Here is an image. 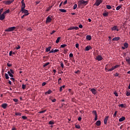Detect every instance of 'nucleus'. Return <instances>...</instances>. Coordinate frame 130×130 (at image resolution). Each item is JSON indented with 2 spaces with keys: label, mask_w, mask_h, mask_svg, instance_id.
<instances>
[{
  "label": "nucleus",
  "mask_w": 130,
  "mask_h": 130,
  "mask_svg": "<svg viewBox=\"0 0 130 130\" xmlns=\"http://www.w3.org/2000/svg\"><path fill=\"white\" fill-rule=\"evenodd\" d=\"M60 39H61V37H58L56 41V43L58 44L59 42Z\"/></svg>",
  "instance_id": "obj_27"
},
{
  "label": "nucleus",
  "mask_w": 130,
  "mask_h": 130,
  "mask_svg": "<svg viewBox=\"0 0 130 130\" xmlns=\"http://www.w3.org/2000/svg\"><path fill=\"white\" fill-rule=\"evenodd\" d=\"M86 39L90 41L91 39V37L90 36H87L86 37Z\"/></svg>",
  "instance_id": "obj_26"
},
{
  "label": "nucleus",
  "mask_w": 130,
  "mask_h": 130,
  "mask_svg": "<svg viewBox=\"0 0 130 130\" xmlns=\"http://www.w3.org/2000/svg\"><path fill=\"white\" fill-rule=\"evenodd\" d=\"M22 118L24 120H26L27 119V117L25 116H22Z\"/></svg>",
  "instance_id": "obj_49"
},
{
  "label": "nucleus",
  "mask_w": 130,
  "mask_h": 130,
  "mask_svg": "<svg viewBox=\"0 0 130 130\" xmlns=\"http://www.w3.org/2000/svg\"><path fill=\"white\" fill-rule=\"evenodd\" d=\"M77 7H78V5L77 4H75L73 6V10H76V9L77 8Z\"/></svg>",
  "instance_id": "obj_42"
},
{
  "label": "nucleus",
  "mask_w": 130,
  "mask_h": 130,
  "mask_svg": "<svg viewBox=\"0 0 130 130\" xmlns=\"http://www.w3.org/2000/svg\"><path fill=\"white\" fill-rule=\"evenodd\" d=\"M8 75L10 77H14L12 73H11L10 71H8Z\"/></svg>",
  "instance_id": "obj_29"
},
{
  "label": "nucleus",
  "mask_w": 130,
  "mask_h": 130,
  "mask_svg": "<svg viewBox=\"0 0 130 130\" xmlns=\"http://www.w3.org/2000/svg\"><path fill=\"white\" fill-rule=\"evenodd\" d=\"M9 75H8V74L7 73H5V78L8 80V79H9Z\"/></svg>",
  "instance_id": "obj_37"
},
{
  "label": "nucleus",
  "mask_w": 130,
  "mask_h": 130,
  "mask_svg": "<svg viewBox=\"0 0 130 130\" xmlns=\"http://www.w3.org/2000/svg\"><path fill=\"white\" fill-rule=\"evenodd\" d=\"M51 101H52V102H53V103H54V102H55L56 101V99H53V100H51Z\"/></svg>",
  "instance_id": "obj_61"
},
{
  "label": "nucleus",
  "mask_w": 130,
  "mask_h": 130,
  "mask_svg": "<svg viewBox=\"0 0 130 130\" xmlns=\"http://www.w3.org/2000/svg\"><path fill=\"white\" fill-rule=\"evenodd\" d=\"M67 45L66 44H63V45H61L60 46V47L62 48H64V47H67Z\"/></svg>",
  "instance_id": "obj_41"
},
{
  "label": "nucleus",
  "mask_w": 130,
  "mask_h": 130,
  "mask_svg": "<svg viewBox=\"0 0 130 130\" xmlns=\"http://www.w3.org/2000/svg\"><path fill=\"white\" fill-rule=\"evenodd\" d=\"M5 15L4 13L0 15V20H3L5 18Z\"/></svg>",
  "instance_id": "obj_12"
},
{
  "label": "nucleus",
  "mask_w": 130,
  "mask_h": 130,
  "mask_svg": "<svg viewBox=\"0 0 130 130\" xmlns=\"http://www.w3.org/2000/svg\"><path fill=\"white\" fill-rule=\"evenodd\" d=\"M92 113L94 114L95 115H97V112L96 111H93Z\"/></svg>",
  "instance_id": "obj_57"
},
{
  "label": "nucleus",
  "mask_w": 130,
  "mask_h": 130,
  "mask_svg": "<svg viewBox=\"0 0 130 130\" xmlns=\"http://www.w3.org/2000/svg\"><path fill=\"white\" fill-rule=\"evenodd\" d=\"M21 4H22V6H21V11L23 10L24 9H25V4L24 3V0H22L21 1Z\"/></svg>",
  "instance_id": "obj_6"
},
{
  "label": "nucleus",
  "mask_w": 130,
  "mask_h": 130,
  "mask_svg": "<svg viewBox=\"0 0 130 130\" xmlns=\"http://www.w3.org/2000/svg\"><path fill=\"white\" fill-rule=\"evenodd\" d=\"M60 63L61 68H62V69H64V64H63V62L61 61V62H60Z\"/></svg>",
  "instance_id": "obj_33"
},
{
  "label": "nucleus",
  "mask_w": 130,
  "mask_h": 130,
  "mask_svg": "<svg viewBox=\"0 0 130 130\" xmlns=\"http://www.w3.org/2000/svg\"><path fill=\"white\" fill-rule=\"evenodd\" d=\"M113 94L115 95L116 96H118V92H116V91H115L113 92Z\"/></svg>",
  "instance_id": "obj_48"
},
{
  "label": "nucleus",
  "mask_w": 130,
  "mask_h": 130,
  "mask_svg": "<svg viewBox=\"0 0 130 130\" xmlns=\"http://www.w3.org/2000/svg\"><path fill=\"white\" fill-rule=\"evenodd\" d=\"M21 11L22 13H24L25 14H28L29 15L28 11L27 10L24 9L23 10H21Z\"/></svg>",
  "instance_id": "obj_11"
},
{
  "label": "nucleus",
  "mask_w": 130,
  "mask_h": 130,
  "mask_svg": "<svg viewBox=\"0 0 130 130\" xmlns=\"http://www.w3.org/2000/svg\"><path fill=\"white\" fill-rule=\"evenodd\" d=\"M115 67H112L111 68V69H108L107 68H106V72H112L113 71V70H115Z\"/></svg>",
  "instance_id": "obj_9"
},
{
  "label": "nucleus",
  "mask_w": 130,
  "mask_h": 130,
  "mask_svg": "<svg viewBox=\"0 0 130 130\" xmlns=\"http://www.w3.org/2000/svg\"><path fill=\"white\" fill-rule=\"evenodd\" d=\"M118 113V111H116L113 115V117H116V115Z\"/></svg>",
  "instance_id": "obj_43"
},
{
  "label": "nucleus",
  "mask_w": 130,
  "mask_h": 130,
  "mask_svg": "<svg viewBox=\"0 0 130 130\" xmlns=\"http://www.w3.org/2000/svg\"><path fill=\"white\" fill-rule=\"evenodd\" d=\"M118 106L122 107V108L124 107V104H119Z\"/></svg>",
  "instance_id": "obj_51"
},
{
  "label": "nucleus",
  "mask_w": 130,
  "mask_h": 130,
  "mask_svg": "<svg viewBox=\"0 0 130 130\" xmlns=\"http://www.w3.org/2000/svg\"><path fill=\"white\" fill-rule=\"evenodd\" d=\"M95 124L99 126L101 125V120H98L96 123H95Z\"/></svg>",
  "instance_id": "obj_19"
},
{
  "label": "nucleus",
  "mask_w": 130,
  "mask_h": 130,
  "mask_svg": "<svg viewBox=\"0 0 130 130\" xmlns=\"http://www.w3.org/2000/svg\"><path fill=\"white\" fill-rule=\"evenodd\" d=\"M121 8V6H118L116 8V10L117 11H118L120 10V9Z\"/></svg>",
  "instance_id": "obj_46"
},
{
  "label": "nucleus",
  "mask_w": 130,
  "mask_h": 130,
  "mask_svg": "<svg viewBox=\"0 0 130 130\" xmlns=\"http://www.w3.org/2000/svg\"><path fill=\"white\" fill-rule=\"evenodd\" d=\"M108 119H109V116H106V118H105L104 120V123L105 124H107L108 121Z\"/></svg>",
  "instance_id": "obj_15"
},
{
  "label": "nucleus",
  "mask_w": 130,
  "mask_h": 130,
  "mask_svg": "<svg viewBox=\"0 0 130 130\" xmlns=\"http://www.w3.org/2000/svg\"><path fill=\"white\" fill-rule=\"evenodd\" d=\"M59 49H55L54 50V53H56V52H59Z\"/></svg>",
  "instance_id": "obj_60"
},
{
  "label": "nucleus",
  "mask_w": 130,
  "mask_h": 130,
  "mask_svg": "<svg viewBox=\"0 0 130 130\" xmlns=\"http://www.w3.org/2000/svg\"><path fill=\"white\" fill-rule=\"evenodd\" d=\"M58 84H61V78H60L58 80Z\"/></svg>",
  "instance_id": "obj_35"
},
{
  "label": "nucleus",
  "mask_w": 130,
  "mask_h": 130,
  "mask_svg": "<svg viewBox=\"0 0 130 130\" xmlns=\"http://www.w3.org/2000/svg\"><path fill=\"white\" fill-rule=\"evenodd\" d=\"M12 54H13L12 51H10V52H9V56H11Z\"/></svg>",
  "instance_id": "obj_59"
},
{
  "label": "nucleus",
  "mask_w": 130,
  "mask_h": 130,
  "mask_svg": "<svg viewBox=\"0 0 130 130\" xmlns=\"http://www.w3.org/2000/svg\"><path fill=\"white\" fill-rule=\"evenodd\" d=\"M7 66H8V67H11V66H12V63H7Z\"/></svg>",
  "instance_id": "obj_53"
},
{
  "label": "nucleus",
  "mask_w": 130,
  "mask_h": 130,
  "mask_svg": "<svg viewBox=\"0 0 130 130\" xmlns=\"http://www.w3.org/2000/svg\"><path fill=\"white\" fill-rule=\"evenodd\" d=\"M94 120L95 121H97L98 120V115H95V118H94Z\"/></svg>",
  "instance_id": "obj_54"
},
{
  "label": "nucleus",
  "mask_w": 130,
  "mask_h": 130,
  "mask_svg": "<svg viewBox=\"0 0 130 130\" xmlns=\"http://www.w3.org/2000/svg\"><path fill=\"white\" fill-rule=\"evenodd\" d=\"M22 88L23 89H25L26 88V85H25V84H22Z\"/></svg>",
  "instance_id": "obj_45"
},
{
  "label": "nucleus",
  "mask_w": 130,
  "mask_h": 130,
  "mask_svg": "<svg viewBox=\"0 0 130 130\" xmlns=\"http://www.w3.org/2000/svg\"><path fill=\"white\" fill-rule=\"evenodd\" d=\"M64 63H65L66 66H70V63L68 62V60H64Z\"/></svg>",
  "instance_id": "obj_25"
},
{
  "label": "nucleus",
  "mask_w": 130,
  "mask_h": 130,
  "mask_svg": "<svg viewBox=\"0 0 130 130\" xmlns=\"http://www.w3.org/2000/svg\"><path fill=\"white\" fill-rule=\"evenodd\" d=\"M49 124H50V125H53V124H54V122H53V121L50 120L49 122Z\"/></svg>",
  "instance_id": "obj_36"
},
{
  "label": "nucleus",
  "mask_w": 130,
  "mask_h": 130,
  "mask_svg": "<svg viewBox=\"0 0 130 130\" xmlns=\"http://www.w3.org/2000/svg\"><path fill=\"white\" fill-rule=\"evenodd\" d=\"M111 29H112V30H117V31H119L117 26H114Z\"/></svg>",
  "instance_id": "obj_16"
},
{
  "label": "nucleus",
  "mask_w": 130,
  "mask_h": 130,
  "mask_svg": "<svg viewBox=\"0 0 130 130\" xmlns=\"http://www.w3.org/2000/svg\"><path fill=\"white\" fill-rule=\"evenodd\" d=\"M16 26H12L11 27L8 28L7 29H5L6 32H12L16 30Z\"/></svg>",
  "instance_id": "obj_2"
},
{
  "label": "nucleus",
  "mask_w": 130,
  "mask_h": 130,
  "mask_svg": "<svg viewBox=\"0 0 130 130\" xmlns=\"http://www.w3.org/2000/svg\"><path fill=\"white\" fill-rule=\"evenodd\" d=\"M124 47L125 48H127L128 47V44H127V43H124Z\"/></svg>",
  "instance_id": "obj_32"
},
{
  "label": "nucleus",
  "mask_w": 130,
  "mask_h": 130,
  "mask_svg": "<svg viewBox=\"0 0 130 130\" xmlns=\"http://www.w3.org/2000/svg\"><path fill=\"white\" fill-rule=\"evenodd\" d=\"M96 59L98 61H101L103 59V58L102 57L101 55H98L96 57Z\"/></svg>",
  "instance_id": "obj_7"
},
{
  "label": "nucleus",
  "mask_w": 130,
  "mask_h": 130,
  "mask_svg": "<svg viewBox=\"0 0 130 130\" xmlns=\"http://www.w3.org/2000/svg\"><path fill=\"white\" fill-rule=\"evenodd\" d=\"M15 115H16V116H21V115H22V113L16 112Z\"/></svg>",
  "instance_id": "obj_30"
},
{
  "label": "nucleus",
  "mask_w": 130,
  "mask_h": 130,
  "mask_svg": "<svg viewBox=\"0 0 130 130\" xmlns=\"http://www.w3.org/2000/svg\"><path fill=\"white\" fill-rule=\"evenodd\" d=\"M1 107H2V108L6 109L8 107V105L7 104L5 103V104H2Z\"/></svg>",
  "instance_id": "obj_14"
},
{
  "label": "nucleus",
  "mask_w": 130,
  "mask_h": 130,
  "mask_svg": "<svg viewBox=\"0 0 130 130\" xmlns=\"http://www.w3.org/2000/svg\"><path fill=\"white\" fill-rule=\"evenodd\" d=\"M52 20V18H50V16H48V17L46 18V23L47 24V23H50Z\"/></svg>",
  "instance_id": "obj_5"
},
{
  "label": "nucleus",
  "mask_w": 130,
  "mask_h": 130,
  "mask_svg": "<svg viewBox=\"0 0 130 130\" xmlns=\"http://www.w3.org/2000/svg\"><path fill=\"white\" fill-rule=\"evenodd\" d=\"M28 15H29V14H24L22 16H21V18L23 19L24 18L25 16H27Z\"/></svg>",
  "instance_id": "obj_40"
},
{
  "label": "nucleus",
  "mask_w": 130,
  "mask_h": 130,
  "mask_svg": "<svg viewBox=\"0 0 130 130\" xmlns=\"http://www.w3.org/2000/svg\"><path fill=\"white\" fill-rule=\"evenodd\" d=\"M9 12H10V10L8 9V10H6V11L3 12V13H4V14L6 15V14H8Z\"/></svg>",
  "instance_id": "obj_34"
},
{
  "label": "nucleus",
  "mask_w": 130,
  "mask_h": 130,
  "mask_svg": "<svg viewBox=\"0 0 130 130\" xmlns=\"http://www.w3.org/2000/svg\"><path fill=\"white\" fill-rule=\"evenodd\" d=\"M10 73H11L12 74H15V72H14V71L13 70L10 69Z\"/></svg>",
  "instance_id": "obj_47"
},
{
  "label": "nucleus",
  "mask_w": 130,
  "mask_h": 130,
  "mask_svg": "<svg viewBox=\"0 0 130 130\" xmlns=\"http://www.w3.org/2000/svg\"><path fill=\"white\" fill-rule=\"evenodd\" d=\"M125 60L127 62V64L130 65V57H126Z\"/></svg>",
  "instance_id": "obj_13"
},
{
  "label": "nucleus",
  "mask_w": 130,
  "mask_h": 130,
  "mask_svg": "<svg viewBox=\"0 0 130 130\" xmlns=\"http://www.w3.org/2000/svg\"><path fill=\"white\" fill-rule=\"evenodd\" d=\"M106 8L108 9V10H111V6H110V5H106Z\"/></svg>",
  "instance_id": "obj_38"
},
{
  "label": "nucleus",
  "mask_w": 130,
  "mask_h": 130,
  "mask_svg": "<svg viewBox=\"0 0 130 130\" xmlns=\"http://www.w3.org/2000/svg\"><path fill=\"white\" fill-rule=\"evenodd\" d=\"M4 11V9L3 8H2L1 10H0V15H2V13Z\"/></svg>",
  "instance_id": "obj_55"
},
{
  "label": "nucleus",
  "mask_w": 130,
  "mask_h": 130,
  "mask_svg": "<svg viewBox=\"0 0 130 130\" xmlns=\"http://www.w3.org/2000/svg\"><path fill=\"white\" fill-rule=\"evenodd\" d=\"M75 127H76V128H77V129H80L81 127L79 124H76Z\"/></svg>",
  "instance_id": "obj_39"
},
{
  "label": "nucleus",
  "mask_w": 130,
  "mask_h": 130,
  "mask_svg": "<svg viewBox=\"0 0 130 130\" xmlns=\"http://www.w3.org/2000/svg\"><path fill=\"white\" fill-rule=\"evenodd\" d=\"M59 11L61 12H62V13H66L67 12V10H65V9H59Z\"/></svg>",
  "instance_id": "obj_23"
},
{
  "label": "nucleus",
  "mask_w": 130,
  "mask_h": 130,
  "mask_svg": "<svg viewBox=\"0 0 130 130\" xmlns=\"http://www.w3.org/2000/svg\"><path fill=\"white\" fill-rule=\"evenodd\" d=\"M125 119H126L125 117L122 116L121 118H120L119 119V122H122V121L125 120Z\"/></svg>",
  "instance_id": "obj_18"
},
{
  "label": "nucleus",
  "mask_w": 130,
  "mask_h": 130,
  "mask_svg": "<svg viewBox=\"0 0 130 130\" xmlns=\"http://www.w3.org/2000/svg\"><path fill=\"white\" fill-rule=\"evenodd\" d=\"M66 86L65 85H63L61 87H59V92H62L63 88L64 89Z\"/></svg>",
  "instance_id": "obj_21"
},
{
  "label": "nucleus",
  "mask_w": 130,
  "mask_h": 130,
  "mask_svg": "<svg viewBox=\"0 0 130 130\" xmlns=\"http://www.w3.org/2000/svg\"><path fill=\"white\" fill-rule=\"evenodd\" d=\"M52 92V91L50 89L48 90L47 91L45 92V94H50V93H51Z\"/></svg>",
  "instance_id": "obj_20"
},
{
  "label": "nucleus",
  "mask_w": 130,
  "mask_h": 130,
  "mask_svg": "<svg viewBox=\"0 0 130 130\" xmlns=\"http://www.w3.org/2000/svg\"><path fill=\"white\" fill-rule=\"evenodd\" d=\"M102 3V0H96L95 2V5L96 6H99Z\"/></svg>",
  "instance_id": "obj_8"
},
{
  "label": "nucleus",
  "mask_w": 130,
  "mask_h": 130,
  "mask_svg": "<svg viewBox=\"0 0 130 130\" xmlns=\"http://www.w3.org/2000/svg\"><path fill=\"white\" fill-rule=\"evenodd\" d=\"M75 46H76V48H79V44H76Z\"/></svg>",
  "instance_id": "obj_64"
},
{
  "label": "nucleus",
  "mask_w": 130,
  "mask_h": 130,
  "mask_svg": "<svg viewBox=\"0 0 130 130\" xmlns=\"http://www.w3.org/2000/svg\"><path fill=\"white\" fill-rule=\"evenodd\" d=\"M90 49H92L91 47L90 46H87L85 47V51H88Z\"/></svg>",
  "instance_id": "obj_17"
},
{
  "label": "nucleus",
  "mask_w": 130,
  "mask_h": 130,
  "mask_svg": "<svg viewBox=\"0 0 130 130\" xmlns=\"http://www.w3.org/2000/svg\"><path fill=\"white\" fill-rule=\"evenodd\" d=\"M120 66V65L117 64V65H116V66H115L114 67L115 69H117V68H119Z\"/></svg>",
  "instance_id": "obj_50"
},
{
  "label": "nucleus",
  "mask_w": 130,
  "mask_h": 130,
  "mask_svg": "<svg viewBox=\"0 0 130 130\" xmlns=\"http://www.w3.org/2000/svg\"><path fill=\"white\" fill-rule=\"evenodd\" d=\"M118 76H119V74L118 73H116L115 75H114V76L115 77H118Z\"/></svg>",
  "instance_id": "obj_63"
},
{
  "label": "nucleus",
  "mask_w": 130,
  "mask_h": 130,
  "mask_svg": "<svg viewBox=\"0 0 130 130\" xmlns=\"http://www.w3.org/2000/svg\"><path fill=\"white\" fill-rule=\"evenodd\" d=\"M120 40V38L119 37H115L113 38V41H118Z\"/></svg>",
  "instance_id": "obj_24"
},
{
  "label": "nucleus",
  "mask_w": 130,
  "mask_h": 130,
  "mask_svg": "<svg viewBox=\"0 0 130 130\" xmlns=\"http://www.w3.org/2000/svg\"><path fill=\"white\" fill-rule=\"evenodd\" d=\"M14 2V0H11V1H4L3 3L5 4V5H10L11 4H12V3H13Z\"/></svg>",
  "instance_id": "obj_3"
},
{
  "label": "nucleus",
  "mask_w": 130,
  "mask_h": 130,
  "mask_svg": "<svg viewBox=\"0 0 130 130\" xmlns=\"http://www.w3.org/2000/svg\"><path fill=\"white\" fill-rule=\"evenodd\" d=\"M69 56H70V57H73V53H70V55H69Z\"/></svg>",
  "instance_id": "obj_62"
},
{
  "label": "nucleus",
  "mask_w": 130,
  "mask_h": 130,
  "mask_svg": "<svg viewBox=\"0 0 130 130\" xmlns=\"http://www.w3.org/2000/svg\"><path fill=\"white\" fill-rule=\"evenodd\" d=\"M50 64V62H48L47 63H45L44 65H43V67L44 68H45L46 67V66H47L48 65Z\"/></svg>",
  "instance_id": "obj_31"
},
{
  "label": "nucleus",
  "mask_w": 130,
  "mask_h": 130,
  "mask_svg": "<svg viewBox=\"0 0 130 130\" xmlns=\"http://www.w3.org/2000/svg\"><path fill=\"white\" fill-rule=\"evenodd\" d=\"M46 111H47L46 110L41 111L39 112V113H40V114L44 113L46 112Z\"/></svg>",
  "instance_id": "obj_44"
},
{
  "label": "nucleus",
  "mask_w": 130,
  "mask_h": 130,
  "mask_svg": "<svg viewBox=\"0 0 130 130\" xmlns=\"http://www.w3.org/2000/svg\"><path fill=\"white\" fill-rule=\"evenodd\" d=\"M126 94V96H130V92H128V91H127Z\"/></svg>",
  "instance_id": "obj_56"
},
{
  "label": "nucleus",
  "mask_w": 130,
  "mask_h": 130,
  "mask_svg": "<svg viewBox=\"0 0 130 130\" xmlns=\"http://www.w3.org/2000/svg\"><path fill=\"white\" fill-rule=\"evenodd\" d=\"M90 91L93 94H96L97 93V90L95 89V88H91Z\"/></svg>",
  "instance_id": "obj_10"
},
{
  "label": "nucleus",
  "mask_w": 130,
  "mask_h": 130,
  "mask_svg": "<svg viewBox=\"0 0 130 130\" xmlns=\"http://www.w3.org/2000/svg\"><path fill=\"white\" fill-rule=\"evenodd\" d=\"M68 50L66 49L63 51V53H64V54H67V53H68Z\"/></svg>",
  "instance_id": "obj_52"
},
{
  "label": "nucleus",
  "mask_w": 130,
  "mask_h": 130,
  "mask_svg": "<svg viewBox=\"0 0 130 130\" xmlns=\"http://www.w3.org/2000/svg\"><path fill=\"white\" fill-rule=\"evenodd\" d=\"M80 71L79 70H77V71H75L76 74H80Z\"/></svg>",
  "instance_id": "obj_58"
},
{
  "label": "nucleus",
  "mask_w": 130,
  "mask_h": 130,
  "mask_svg": "<svg viewBox=\"0 0 130 130\" xmlns=\"http://www.w3.org/2000/svg\"><path fill=\"white\" fill-rule=\"evenodd\" d=\"M103 15L104 16H105V17L108 16V15H109V13H108V12L103 13Z\"/></svg>",
  "instance_id": "obj_28"
},
{
  "label": "nucleus",
  "mask_w": 130,
  "mask_h": 130,
  "mask_svg": "<svg viewBox=\"0 0 130 130\" xmlns=\"http://www.w3.org/2000/svg\"><path fill=\"white\" fill-rule=\"evenodd\" d=\"M79 30V27L78 26H71L70 28L68 29V30Z\"/></svg>",
  "instance_id": "obj_4"
},
{
  "label": "nucleus",
  "mask_w": 130,
  "mask_h": 130,
  "mask_svg": "<svg viewBox=\"0 0 130 130\" xmlns=\"http://www.w3.org/2000/svg\"><path fill=\"white\" fill-rule=\"evenodd\" d=\"M88 4L87 1H85L84 0H80L77 3L78 6L80 8L81 6L84 5V6H86V5Z\"/></svg>",
  "instance_id": "obj_1"
},
{
  "label": "nucleus",
  "mask_w": 130,
  "mask_h": 130,
  "mask_svg": "<svg viewBox=\"0 0 130 130\" xmlns=\"http://www.w3.org/2000/svg\"><path fill=\"white\" fill-rule=\"evenodd\" d=\"M51 49V46L48 47V48L46 49V52H48L50 51Z\"/></svg>",
  "instance_id": "obj_22"
}]
</instances>
